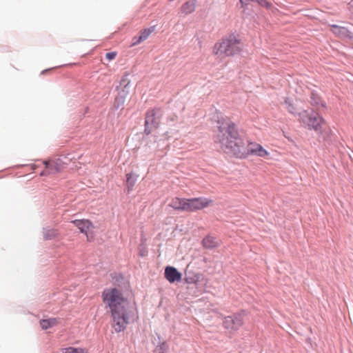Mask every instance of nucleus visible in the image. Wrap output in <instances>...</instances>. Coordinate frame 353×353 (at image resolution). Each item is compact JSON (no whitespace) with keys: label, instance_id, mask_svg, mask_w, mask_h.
<instances>
[{"label":"nucleus","instance_id":"f257e3e1","mask_svg":"<svg viewBox=\"0 0 353 353\" xmlns=\"http://www.w3.org/2000/svg\"><path fill=\"white\" fill-rule=\"evenodd\" d=\"M217 124L214 142L219 144L224 152L239 159H245L249 155L265 157L268 154L261 145L250 142L244 132L228 118L219 119Z\"/></svg>","mask_w":353,"mask_h":353},{"label":"nucleus","instance_id":"f03ea898","mask_svg":"<svg viewBox=\"0 0 353 353\" xmlns=\"http://www.w3.org/2000/svg\"><path fill=\"white\" fill-rule=\"evenodd\" d=\"M103 303L110 310L112 325L117 333L124 331L134 321V312L129 301L117 288H105L101 293Z\"/></svg>","mask_w":353,"mask_h":353},{"label":"nucleus","instance_id":"7ed1b4c3","mask_svg":"<svg viewBox=\"0 0 353 353\" xmlns=\"http://www.w3.org/2000/svg\"><path fill=\"white\" fill-rule=\"evenodd\" d=\"M240 51V40L234 34L225 36L221 42L216 43L214 46V52L216 54L225 57L234 56Z\"/></svg>","mask_w":353,"mask_h":353},{"label":"nucleus","instance_id":"20e7f679","mask_svg":"<svg viewBox=\"0 0 353 353\" xmlns=\"http://www.w3.org/2000/svg\"><path fill=\"white\" fill-rule=\"evenodd\" d=\"M130 74L125 73L117 85L116 89L119 90L117 96L115 97L113 108L115 110L123 109L126 97L130 94L131 89V81L129 79Z\"/></svg>","mask_w":353,"mask_h":353},{"label":"nucleus","instance_id":"39448f33","mask_svg":"<svg viewBox=\"0 0 353 353\" xmlns=\"http://www.w3.org/2000/svg\"><path fill=\"white\" fill-rule=\"evenodd\" d=\"M161 117V110L159 108H154L146 112L144 123V133L146 135H149L153 130L159 127Z\"/></svg>","mask_w":353,"mask_h":353},{"label":"nucleus","instance_id":"423d86ee","mask_svg":"<svg viewBox=\"0 0 353 353\" xmlns=\"http://www.w3.org/2000/svg\"><path fill=\"white\" fill-rule=\"evenodd\" d=\"M244 314L245 311L242 310L241 312L225 317L223 322V327L231 331L238 330L243 325Z\"/></svg>","mask_w":353,"mask_h":353},{"label":"nucleus","instance_id":"0eeeda50","mask_svg":"<svg viewBox=\"0 0 353 353\" xmlns=\"http://www.w3.org/2000/svg\"><path fill=\"white\" fill-rule=\"evenodd\" d=\"M210 203H212V200L203 197L188 199L187 212H194L203 209L208 207Z\"/></svg>","mask_w":353,"mask_h":353},{"label":"nucleus","instance_id":"6e6552de","mask_svg":"<svg viewBox=\"0 0 353 353\" xmlns=\"http://www.w3.org/2000/svg\"><path fill=\"white\" fill-rule=\"evenodd\" d=\"M182 274L174 266L168 265L165 268L164 277L170 283L180 282L182 280Z\"/></svg>","mask_w":353,"mask_h":353},{"label":"nucleus","instance_id":"1a4fd4ad","mask_svg":"<svg viewBox=\"0 0 353 353\" xmlns=\"http://www.w3.org/2000/svg\"><path fill=\"white\" fill-rule=\"evenodd\" d=\"M324 121L323 118L318 113L312 114L308 117L307 125L310 129L318 131L321 128V123Z\"/></svg>","mask_w":353,"mask_h":353},{"label":"nucleus","instance_id":"9d476101","mask_svg":"<svg viewBox=\"0 0 353 353\" xmlns=\"http://www.w3.org/2000/svg\"><path fill=\"white\" fill-rule=\"evenodd\" d=\"M202 274L196 273L192 270L186 269L184 272L183 282L187 284H196Z\"/></svg>","mask_w":353,"mask_h":353},{"label":"nucleus","instance_id":"9b49d317","mask_svg":"<svg viewBox=\"0 0 353 353\" xmlns=\"http://www.w3.org/2000/svg\"><path fill=\"white\" fill-rule=\"evenodd\" d=\"M72 222L79 230L80 232L83 234H87L89 228L92 226V222L88 219H75Z\"/></svg>","mask_w":353,"mask_h":353},{"label":"nucleus","instance_id":"f8f14e48","mask_svg":"<svg viewBox=\"0 0 353 353\" xmlns=\"http://www.w3.org/2000/svg\"><path fill=\"white\" fill-rule=\"evenodd\" d=\"M187 199H179L176 197L171 201L169 206L174 210L187 212Z\"/></svg>","mask_w":353,"mask_h":353},{"label":"nucleus","instance_id":"ddd939ff","mask_svg":"<svg viewBox=\"0 0 353 353\" xmlns=\"http://www.w3.org/2000/svg\"><path fill=\"white\" fill-rule=\"evenodd\" d=\"M139 178V174L137 173H134L133 172H130L128 174H126V181H125V185H126V192L128 194H130L132 190H133V188Z\"/></svg>","mask_w":353,"mask_h":353},{"label":"nucleus","instance_id":"4468645a","mask_svg":"<svg viewBox=\"0 0 353 353\" xmlns=\"http://www.w3.org/2000/svg\"><path fill=\"white\" fill-rule=\"evenodd\" d=\"M202 244L205 249L212 250L219 245V241L216 237L207 235L202 240Z\"/></svg>","mask_w":353,"mask_h":353},{"label":"nucleus","instance_id":"2eb2a0df","mask_svg":"<svg viewBox=\"0 0 353 353\" xmlns=\"http://www.w3.org/2000/svg\"><path fill=\"white\" fill-rule=\"evenodd\" d=\"M59 234V233L57 229L52 228L49 226L43 228V237L46 241H49L57 238Z\"/></svg>","mask_w":353,"mask_h":353},{"label":"nucleus","instance_id":"dca6fc26","mask_svg":"<svg viewBox=\"0 0 353 353\" xmlns=\"http://www.w3.org/2000/svg\"><path fill=\"white\" fill-rule=\"evenodd\" d=\"M196 0H190L184 3L181 8V12L184 15L192 13L196 9Z\"/></svg>","mask_w":353,"mask_h":353},{"label":"nucleus","instance_id":"f3484780","mask_svg":"<svg viewBox=\"0 0 353 353\" xmlns=\"http://www.w3.org/2000/svg\"><path fill=\"white\" fill-rule=\"evenodd\" d=\"M58 323V319L57 318H50L47 319H41L39 321V324L42 330H46L55 326Z\"/></svg>","mask_w":353,"mask_h":353},{"label":"nucleus","instance_id":"a211bd4d","mask_svg":"<svg viewBox=\"0 0 353 353\" xmlns=\"http://www.w3.org/2000/svg\"><path fill=\"white\" fill-rule=\"evenodd\" d=\"M310 103L312 105H321L323 108H325V103L321 101V97L315 91H312L310 94Z\"/></svg>","mask_w":353,"mask_h":353},{"label":"nucleus","instance_id":"6ab92c4d","mask_svg":"<svg viewBox=\"0 0 353 353\" xmlns=\"http://www.w3.org/2000/svg\"><path fill=\"white\" fill-rule=\"evenodd\" d=\"M331 27L334 29H340V35L350 39H353V32L350 31L347 28L333 24Z\"/></svg>","mask_w":353,"mask_h":353},{"label":"nucleus","instance_id":"aec40b11","mask_svg":"<svg viewBox=\"0 0 353 353\" xmlns=\"http://www.w3.org/2000/svg\"><path fill=\"white\" fill-rule=\"evenodd\" d=\"M157 335L158 338V344L157 347H155L154 352V353H166L167 350V345L165 341L161 342V337L159 334Z\"/></svg>","mask_w":353,"mask_h":353},{"label":"nucleus","instance_id":"412c9836","mask_svg":"<svg viewBox=\"0 0 353 353\" xmlns=\"http://www.w3.org/2000/svg\"><path fill=\"white\" fill-rule=\"evenodd\" d=\"M284 103L286 105V108L290 114H297V112L296 111V108L290 99L286 98L284 100Z\"/></svg>","mask_w":353,"mask_h":353},{"label":"nucleus","instance_id":"4be33fe9","mask_svg":"<svg viewBox=\"0 0 353 353\" xmlns=\"http://www.w3.org/2000/svg\"><path fill=\"white\" fill-rule=\"evenodd\" d=\"M155 30V26H150L148 28H145L143 30L140 32V35L142 37V38L144 39H147L148 37L150 35V34L154 32Z\"/></svg>","mask_w":353,"mask_h":353},{"label":"nucleus","instance_id":"5701e85b","mask_svg":"<svg viewBox=\"0 0 353 353\" xmlns=\"http://www.w3.org/2000/svg\"><path fill=\"white\" fill-rule=\"evenodd\" d=\"M254 2H256L260 6L268 9L272 6V4L267 0H254Z\"/></svg>","mask_w":353,"mask_h":353},{"label":"nucleus","instance_id":"b1692460","mask_svg":"<svg viewBox=\"0 0 353 353\" xmlns=\"http://www.w3.org/2000/svg\"><path fill=\"white\" fill-rule=\"evenodd\" d=\"M81 348L74 347H68L62 349L63 353H79L80 352Z\"/></svg>","mask_w":353,"mask_h":353},{"label":"nucleus","instance_id":"393cba45","mask_svg":"<svg viewBox=\"0 0 353 353\" xmlns=\"http://www.w3.org/2000/svg\"><path fill=\"white\" fill-rule=\"evenodd\" d=\"M143 41H144V39L142 38V37L140 34L136 35V36L133 37V38H132L131 46H137V45L141 43Z\"/></svg>","mask_w":353,"mask_h":353},{"label":"nucleus","instance_id":"a878e982","mask_svg":"<svg viewBox=\"0 0 353 353\" xmlns=\"http://www.w3.org/2000/svg\"><path fill=\"white\" fill-rule=\"evenodd\" d=\"M61 171V165L59 163H55L54 165H51L49 173L56 174Z\"/></svg>","mask_w":353,"mask_h":353},{"label":"nucleus","instance_id":"bb28decb","mask_svg":"<svg viewBox=\"0 0 353 353\" xmlns=\"http://www.w3.org/2000/svg\"><path fill=\"white\" fill-rule=\"evenodd\" d=\"M241 7L245 10L250 2H254V0H239Z\"/></svg>","mask_w":353,"mask_h":353},{"label":"nucleus","instance_id":"cd10ccee","mask_svg":"<svg viewBox=\"0 0 353 353\" xmlns=\"http://www.w3.org/2000/svg\"><path fill=\"white\" fill-rule=\"evenodd\" d=\"M117 56L116 52H109L105 54V58L108 60H112L114 59Z\"/></svg>","mask_w":353,"mask_h":353},{"label":"nucleus","instance_id":"c85d7f7f","mask_svg":"<svg viewBox=\"0 0 353 353\" xmlns=\"http://www.w3.org/2000/svg\"><path fill=\"white\" fill-rule=\"evenodd\" d=\"M43 164L45 165L46 166V168L48 170V172L50 171V167H51V165L50 163V161H43Z\"/></svg>","mask_w":353,"mask_h":353},{"label":"nucleus","instance_id":"c756f323","mask_svg":"<svg viewBox=\"0 0 353 353\" xmlns=\"http://www.w3.org/2000/svg\"><path fill=\"white\" fill-rule=\"evenodd\" d=\"M145 253H146L145 250H141L139 254L141 257H143L145 255Z\"/></svg>","mask_w":353,"mask_h":353},{"label":"nucleus","instance_id":"7c9ffc66","mask_svg":"<svg viewBox=\"0 0 353 353\" xmlns=\"http://www.w3.org/2000/svg\"><path fill=\"white\" fill-rule=\"evenodd\" d=\"M52 68L43 70L41 72V74H44L45 73H46L47 72H48L49 70H52Z\"/></svg>","mask_w":353,"mask_h":353},{"label":"nucleus","instance_id":"2f4dec72","mask_svg":"<svg viewBox=\"0 0 353 353\" xmlns=\"http://www.w3.org/2000/svg\"><path fill=\"white\" fill-rule=\"evenodd\" d=\"M334 32L340 34V29H334Z\"/></svg>","mask_w":353,"mask_h":353},{"label":"nucleus","instance_id":"473e14b6","mask_svg":"<svg viewBox=\"0 0 353 353\" xmlns=\"http://www.w3.org/2000/svg\"><path fill=\"white\" fill-rule=\"evenodd\" d=\"M79 353H87V352L84 349L81 348L80 349V352Z\"/></svg>","mask_w":353,"mask_h":353},{"label":"nucleus","instance_id":"72a5a7b5","mask_svg":"<svg viewBox=\"0 0 353 353\" xmlns=\"http://www.w3.org/2000/svg\"><path fill=\"white\" fill-rule=\"evenodd\" d=\"M175 117H170V120L171 121L174 122V120H175Z\"/></svg>","mask_w":353,"mask_h":353},{"label":"nucleus","instance_id":"f704fd0d","mask_svg":"<svg viewBox=\"0 0 353 353\" xmlns=\"http://www.w3.org/2000/svg\"><path fill=\"white\" fill-rule=\"evenodd\" d=\"M45 174H45V172H44V171H42V172H41V176H43V175H45Z\"/></svg>","mask_w":353,"mask_h":353}]
</instances>
